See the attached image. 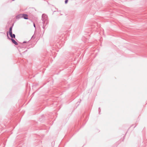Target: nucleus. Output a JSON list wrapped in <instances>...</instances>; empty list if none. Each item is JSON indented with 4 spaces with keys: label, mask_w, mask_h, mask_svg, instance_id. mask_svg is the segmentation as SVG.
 <instances>
[{
    "label": "nucleus",
    "mask_w": 147,
    "mask_h": 147,
    "mask_svg": "<svg viewBox=\"0 0 147 147\" xmlns=\"http://www.w3.org/2000/svg\"><path fill=\"white\" fill-rule=\"evenodd\" d=\"M17 18H23L26 19H28V16L27 14H19L17 16Z\"/></svg>",
    "instance_id": "obj_1"
},
{
    "label": "nucleus",
    "mask_w": 147,
    "mask_h": 147,
    "mask_svg": "<svg viewBox=\"0 0 147 147\" xmlns=\"http://www.w3.org/2000/svg\"><path fill=\"white\" fill-rule=\"evenodd\" d=\"M12 28L10 27L9 28V33L10 35V36H11L12 34Z\"/></svg>",
    "instance_id": "obj_2"
},
{
    "label": "nucleus",
    "mask_w": 147,
    "mask_h": 147,
    "mask_svg": "<svg viewBox=\"0 0 147 147\" xmlns=\"http://www.w3.org/2000/svg\"><path fill=\"white\" fill-rule=\"evenodd\" d=\"M11 40L12 42L13 43H14L15 45H18V44L17 43V42L14 39H11Z\"/></svg>",
    "instance_id": "obj_3"
},
{
    "label": "nucleus",
    "mask_w": 147,
    "mask_h": 147,
    "mask_svg": "<svg viewBox=\"0 0 147 147\" xmlns=\"http://www.w3.org/2000/svg\"><path fill=\"white\" fill-rule=\"evenodd\" d=\"M12 38H15V35L14 34H12V36H10Z\"/></svg>",
    "instance_id": "obj_4"
},
{
    "label": "nucleus",
    "mask_w": 147,
    "mask_h": 147,
    "mask_svg": "<svg viewBox=\"0 0 147 147\" xmlns=\"http://www.w3.org/2000/svg\"><path fill=\"white\" fill-rule=\"evenodd\" d=\"M68 0H65V3L66 4L67 2H68Z\"/></svg>",
    "instance_id": "obj_5"
},
{
    "label": "nucleus",
    "mask_w": 147,
    "mask_h": 147,
    "mask_svg": "<svg viewBox=\"0 0 147 147\" xmlns=\"http://www.w3.org/2000/svg\"><path fill=\"white\" fill-rule=\"evenodd\" d=\"M34 27H35V25L34 24Z\"/></svg>",
    "instance_id": "obj_6"
}]
</instances>
